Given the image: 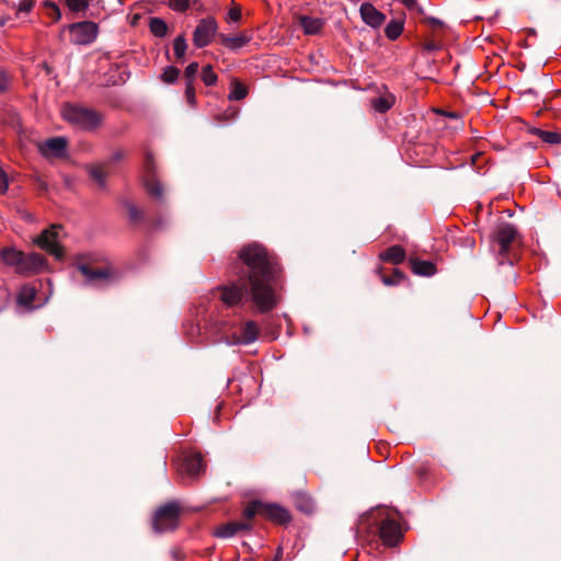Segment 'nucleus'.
Wrapping results in <instances>:
<instances>
[{
	"mask_svg": "<svg viewBox=\"0 0 561 561\" xmlns=\"http://www.w3.org/2000/svg\"><path fill=\"white\" fill-rule=\"evenodd\" d=\"M239 259L245 268L238 272V279L220 288V299L228 307L240 305L250 296L256 308L266 312L278 301L275 293V265L266 249L253 243L243 247Z\"/></svg>",
	"mask_w": 561,
	"mask_h": 561,
	"instance_id": "f257e3e1",
	"label": "nucleus"
},
{
	"mask_svg": "<svg viewBox=\"0 0 561 561\" xmlns=\"http://www.w3.org/2000/svg\"><path fill=\"white\" fill-rule=\"evenodd\" d=\"M60 115L65 122L80 130L92 131L103 123V116L99 112L78 104H64Z\"/></svg>",
	"mask_w": 561,
	"mask_h": 561,
	"instance_id": "f03ea898",
	"label": "nucleus"
},
{
	"mask_svg": "<svg viewBox=\"0 0 561 561\" xmlns=\"http://www.w3.org/2000/svg\"><path fill=\"white\" fill-rule=\"evenodd\" d=\"M94 262L96 260L90 254H80L76 257V266L89 285L108 284L116 279L117 274L111 265L93 267Z\"/></svg>",
	"mask_w": 561,
	"mask_h": 561,
	"instance_id": "7ed1b4c3",
	"label": "nucleus"
},
{
	"mask_svg": "<svg viewBox=\"0 0 561 561\" xmlns=\"http://www.w3.org/2000/svg\"><path fill=\"white\" fill-rule=\"evenodd\" d=\"M64 237V227L55 224L43 230L34 242L56 260L61 261L66 255L65 249L61 244Z\"/></svg>",
	"mask_w": 561,
	"mask_h": 561,
	"instance_id": "20e7f679",
	"label": "nucleus"
},
{
	"mask_svg": "<svg viewBox=\"0 0 561 561\" xmlns=\"http://www.w3.org/2000/svg\"><path fill=\"white\" fill-rule=\"evenodd\" d=\"M180 506L176 503H168L160 507L153 518V528L162 533L173 530L178 526Z\"/></svg>",
	"mask_w": 561,
	"mask_h": 561,
	"instance_id": "39448f33",
	"label": "nucleus"
},
{
	"mask_svg": "<svg viewBox=\"0 0 561 561\" xmlns=\"http://www.w3.org/2000/svg\"><path fill=\"white\" fill-rule=\"evenodd\" d=\"M69 31L75 44L89 45L96 39L99 27L94 22L83 21L71 24Z\"/></svg>",
	"mask_w": 561,
	"mask_h": 561,
	"instance_id": "423d86ee",
	"label": "nucleus"
},
{
	"mask_svg": "<svg viewBox=\"0 0 561 561\" xmlns=\"http://www.w3.org/2000/svg\"><path fill=\"white\" fill-rule=\"evenodd\" d=\"M379 536L383 545L392 547L401 541L403 531L393 516H387L380 523Z\"/></svg>",
	"mask_w": 561,
	"mask_h": 561,
	"instance_id": "0eeeda50",
	"label": "nucleus"
},
{
	"mask_svg": "<svg viewBox=\"0 0 561 561\" xmlns=\"http://www.w3.org/2000/svg\"><path fill=\"white\" fill-rule=\"evenodd\" d=\"M217 27V23L213 18L201 20L193 34L194 45L198 48L207 46L214 38Z\"/></svg>",
	"mask_w": 561,
	"mask_h": 561,
	"instance_id": "6e6552de",
	"label": "nucleus"
},
{
	"mask_svg": "<svg viewBox=\"0 0 561 561\" xmlns=\"http://www.w3.org/2000/svg\"><path fill=\"white\" fill-rule=\"evenodd\" d=\"M48 266L46 259L39 253H23V257L16 270L20 274L31 275L45 271Z\"/></svg>",
	"mask_w": 561,
	"mask_h": 561,
	"instance_id": "1a4fd4ad",
	"label": "nucleus"
},
{
	"mask_svg": "<svg viewBox=\"0 0 561 561\" xmlns=\"http://www.w3.org/2000/svg\"><path fill=\"white\" fill-rule=\"evenodd\" d=\"M517 238V231L511 224L501 225L495 233L494 241L499 245V254L505 255Z\"/></svg>",
	"mask_w": 561,
	"mask_h": 561,
	"instance_id": "9d476101",
	"label": "nucleus"
},
{
	"mask_svg": "<svg viewBox=\"0 0 561 561\" xmlns=\"http://www.w3.org/2000/svg\"><path fill=\"white\" fill-rule=\"evenodd\" d=\"M205 470V462L201 454H187L183 457L179 471L190 478L199 476Z\"/></svg>",
	"mask_w": 561,
	"mask_h": 561,
	"instance_id": "9b49d317",
	"label": "nucleus"
},
{
	"mask_svg": "<svg viewBox=\"0 0 561 561\" xmlns=\"http://www.w3.org/2000/svg\"><path fill=\"white\" fill-rule=\"evenodd\" d=\"M260 334V327L255 321H247L239 329V334L231 336V344H243L248 345L256 341Z\"/></svg>",
	"mask_w": 561,
	"mask_h": 561,
	"instance_id": "f8f14e48",
	"label": "nucleus"
},
{
	"mask_svg": "<svg viewBox=\"0 0 561 561\" xmlns=\"http://www.w3.org/2000/svg\"><path fill=\"white\" fill-rule=\"evenodd\" d=\"M359 14L363 22L373 28L380 27L386 21V15L369 2L360 4Z\"/></svg>",
	"mask_w": 561,
	"mask_h": 561,
	"instance_id": "ddd939ff",
	"label": "nucleus"
},
{
	"mask_svg": "<svg viewBox=\"0 0 561 561\" xmlns=\"http://www.w3.org/2000/svg\"><path fill=\"white\" fill-rule=\"evenodd\" d=\"M38 148L45 157H62L67 148V140L64 137L49 138L39 144Z\"/></svg>",
	"mask_w": 561,
	"mask_h": 561,
	"instance_id": "4468645a",
	"label": "nucleus"
},
{
	"mask_svg": "<svg viewBox=\"0 0 561 561\" xmlns=\"http://www.w3.org/2000/svg\"><path fill=\"white\" fill-rule=\"evenodd\" d=\"M262 517L277 524H285L290 519L288 512L279 505L263 503Z\"/></svg>",
	"mask_w": 561,
	"mask_h": 561,
	"instance_id": "2eb2a0df",
	"label": "nucleus"
},
{
	"mask_svg": "<svg viewBox=\"0 0 561 561\" xmlns=\"http://www.w3.org/2000/svg\"><path fill=\"white\" fill-rule=\"evenodd\" d=\"M146 171H147V176L145 179V186H146L148 193L156 197L161 196L162 191H163L162 185L160 184V182L157 179H154L151 175V173L153 171V167H152V159H151L150 154L147 156Z\"/></svg>",
	"mask_w": 561,
	"mask_h": 561,
	"instance_id": "dca6fc26",
	"label": "nucleus"
},
{
	"mask_svg": "<svg viewBox=\"0 0 561 561\" xmlns=\"http://www.w3.org/2000/svg\"><path fill=\"white\" fill-rule=\"evenodd\" d=\"M529 134L537 136L542 142L548 145H560L561 133L558 130H545L540 128H530Z\"/></svg>",
	"mask_w": 561,
	"mask_h": 561,
	"instance_id": "f3484780",
	"label": "nucleus"
},
{
	"mask_svg": "<svg viewBox=\"0 0 561 561\" xmlns=\"http://www.w3.org/2000/svg\"><path fill=\"white\" fill-rule=\"evenodd\" d=\"M249 524L245 522H232L226 525H221L215 531L216 536L221 538H229L236 535L238 531L248 529Z\"/></svg>",
	"mask_w": 561,
	"mask_h": 561,
	"instance_id": "a211bd4d",
	"label": "nucleus"
},
{
	"mask_svg": "<svg viewBox=\"0 0 561 561\" xmlns=\"http://www.w3.org/2000/svg\"><path fill=\"white\" fill-rule=\"evenodd\" d=\"M250 39L251 37L247 34H238L233 36L221 35L222 45L231 50H237L245 46Z\"/></svg>",
	"mask_w": 561,
	"mask_h": 561,
	"instance_id": "6ab92c4d",
	"label": "nucleus"
},
{
	"mask_svg": "<svg viewBox=\"0 0 561 561\" xmlns=\"http://www.w3.org/2000/svg\"><path fill=\"white\" fill-rule=\"evenodd\" d=\"M300 26L304 28V32L308 35H314L321 31L323 27V21L318 18H311L307 15H302L299 18Z\"/></svg>",
	"mask_w": 561,
	"mask_h": 561,
	"instance_id": "aec40b11",
	"label": "nucleus"
},
{
	"mask_svg": "<svg viewBox=\"0 0 561 561\" xmlns=\"http://www.w3.org/2000/svg\"><path fill=\"white\" fill-rule=\"evenodd\" d=\"M404 16L392 19L385 28V34L388 39L396 41L403 32Z\"/></svg>",
	"mask_w": 561,
	"mask_h": 561,
	"instance_id": "412c9836",
	"label": "nucleus"
},
{
	"mask_svg": "<svg viewBox=\"0 0 561 561\" xmlns=\"http://www.w3.org/2000/svg\"><path fill=\"white\" fill-rule=\"evenodd\" d=\"M380 259L392 264H399L404 261L405 252L400 245H393L382 252Z\"/></svg>",
	"mask_w": 561,
	"mask_h": 561,
	"instance_id": "4be33fe9",
	"label": "nucleus"
},
{
	"mask_svg": "<svg viewBox=\"0 0 561 561\" xmlns=\"http://www.w3.org/2000/svg\"><path fill=\"white\" fill-rule=\"evenodd\" d=\"M394 100L392 94L386 93L374 98L371 100V107L378 113H385L393 106Z\"/></svg>",
	"mask_w": 561,
	"mask_h": 561,
	"instance_id": "5701e85b",
	"label": "nucleus"
},
{
	"mask_svg": "<svg viewBox=\"0 0 561 561\" xmlns=\"http://www.w3.org/2000/svg\"><path fill=\"white\" fill-rule=\"evenodd\" d=\"M23 257V252L18 251L12 248H5L1 251L2 261L10 266H13L15 271L19 267V264Z\"/></svg>",
	"mask_w": 561,
	"mask_h": 561,
	"instance_id": "b1692460",
	"label": "nucleus"
},
{
	"mask_svg": "<svg viewBox=\"0 0 561 561\" xmlns=\"http://www.w3.org/2000/svg\"><path fill=\"white\" fill-rule=\"evenodd\" d=\"M411 264L413 272L421 276H432L436 272L435 265L430 261L413 260Z\"/></svg>",
	"mask_w": 561,
	"mask_h": 561,
	"instance_id": "393cba45",
	"label": "nucleus"
},
{
	"mask_svg": "<svg viewBox=\"0 0 561 561\" xmlns=\"http://www.w3.org/2000/svg\"><path fill=\"white\" fill-rule=\"evenodd\" d=\"M248 95L247 87L240 82L238 79H232L230 82V93L228 99L230 101H240L243 100Z\"/></svg>",
	"mask_w": 561,
	"mask_h": 561,
	"instance_id": "a878e982",
	"label": "nucleus"
},
{
	"mask_svg": "<svg viewBox=\"0 0 561 561\" xmlns=\"http://www.w3.org/2000/svg\"><path fill=\"white\" fill-rule=\"evenodd\" d=\"M36 297V289L32 286H23L18 295V302L22 306L30 307Z\"/></svg>",
	"mask_w": 561,
	"mask_h": 561,
	"instance_id": "bb28decb",
	"label": "nucleus"
},
{
	"mask_svg": "<svg viewBox=\"0 0 561 561\" xmlns=\"http://www.w3.org/2000/svg\"><path fill=\"white\" fill-rule=\"evenodd\" d=\"M90 176L98 183L100 187L105 186L106 173L103 164H93L88 168Z\"/></svg>",
	"mask_w": 561,
	"mask_h": 561,
	"instance_id": "cd10ccee",
	"label": "nucleus"
},
{
	"mask_svg": "<svg viewBox=\"0 0 561 561\" xmlns=\"http://www.w3.org/2000/svg\"><path fill=\"white\" fill-rule=\"evenodd\" d=\"M149 27L154 36L163 37L167 35L168 25L162 19L152 18L150 20Z\"/></svg>",
	"mask_w": 561,
	"mask_h": 561,
	"instance_id": "c85d7f7f",
	"label": "nucleus"
},
{
	"mask_svg": "<svg viewBox=\"0 0 561 561\" xmlns=\"http://www.w3.org/2000/svg\"><path fill=\"white\" fill-rule=\"evenodd\" d=\"M263 503L260 501H254L250 503L243 511V515L247 519H251L255 515L262 516L263 513Z\"/></svg>",
	"mask_w": 561,
	"mask_h": 561,
	"instance_id": "c756f323",
	"label": "nucleus"
},
{
	"mask_svg": "<svg viewBox=\"0 0 561 561\" xmlns=\"http://www.w3.org/2000/svg\"><path fill=\"white\" fill-rule=\"evenodd\" d=\"M174 54L179 59L185 56L187 49V43L183 35L178 36L173 43Z\"/></svg>",
	"mask_w": 561,
	"mask_h": 561,
	"instance_id": "7c9ffc66",
	"label": "nucleus"
},
{
	"mask_svg": "<svg viewBox=\"0 0 561 561\" xmlns=\"http://www.w3.org/2000/svg\"><path fill=\"white\" fill-rule=\"evenodd\" d=\"M202 80L208 87L214 85L216 83L217 75L214 72L211 66L208 65L203 68Z\"/></svg>",
	"mask_w": 561,
	"mask_h": 561,
	"instance_id": "2f4dec72",
	"label": "nucleus"
},
{
	"mask_svg": "<svg viewBox=\"0 0 561 561\" xmlns=\"http://www.w3.org/2000/svg\"><path fill=\"white\" fill-rule=\"evenodd\" d=\"M66 5L72 12L84 11L89 5V0H65Z\"/></svg>",
	"mask_w": 561,
	"mask_h": 561,
	"instance_id": "473e14b6",
	"label": "nucleus"
},
{
	"mask_svg": "<svg viewBox=\"0 0 561 561\" xmlns=\"http://www.w3.org/2000/svg\"><path fill=\"white\" fill-rule=\"evenodd\" d=\"M404 278V275L399 271L394 270L393 274L391 276H382L381 280L387 286L398 285L400 282H402Z\"/></svg>",
	"mask_w": 561,
	"mask_h": 561,
	"instance_id": "72a5a7b5",
	"label": "nucleus"
},
{
	"mask_svg": "<svg viewBox=\"0 0 561 561\" xmlns=\"http://www.w3.org/2000/svg\"><path fill=\"white\" fill-rule=\"evenodd\" d=\"M179 73L180 71L178 68L170 66L164 69L161 78L164 82L172 83L178 79Z\"/></svg>",
	"mask_w": 561,
	"mask_h": 561,
	"instance_id": "f704fd0d",
	"label": "nucleus"
},
{
	"mask_svg": "<svg viewBox=\"0 0 561 561\" xmlns=\"http://www.w3.org/2000/svg\"><path fill=\"white\" fill-rule=\"evenodd\" d=\"M11 76L4 69H0V93L8 91L11 85Z\"/></svg>",
	"mask_w": 561,
	"mask_h": 561,
	"instance_id": "c9c22d12",
	"label": "nucleus"
},
{
	"mask_svg": "<svg viewBox=\"0 0 561 561\" xmlns=\"http://www.w3.org/2000/svg\"><path fill=\"white\" fill-rule=\"evenodd\" d=\"M190 0H169V7L179 12H183L188 8Z\"/></svg>",
	"mask_w": 561,
	"mask_h": 561,
	"instance_id": "e433bc0d",
	"label": "nucleus"
},
{
	"mask_svg": "<svg viewBox=\"0 0 561 561\" xmlns=\"http://www.w3.org/2000/svg\"><path fill=\"white\" fill-rule=\"evenodd\" d=\"M198 71V64L197 62H191L186 69H185V79L186 82L193 83L195 76Z\"/></svg>",
	"mask_w": 561,
	"mask_h": 561,
	"instance_id": "4c0bfd02",
	"label": "nucleus"
},
{
	"mask_svg": "<svg viewBox=\"0 0 561 561\" xmlns=\"http://www.w3.org/2000/svg\"><path fill=\"white\" fill-rule=\"evenodd\" d=\"M34 7L33 0H22L16 8V15L19 16L22 13H28Z\"/></svg>",
	"mask_w": 561,
	"mask_h": 561,
	"instance_id": "58836bf2",
	"label": "nucleus"
},
{
	"mask_svg": "<svg viewBox=\"0 0 561 561\" xmlns=\"http://www.w3.org/2000/svg\"><path fill=\"white\" fill-rule=\"evenodd\" d=\"M48 9V14L51 16L54 21H58L61 18V13L59 8L54 3H46Z\"/></svg>",
	"mask_w": 561,
	"mask_h": 561,
	"instance_id": "ea45409f",
	"label": "nucleus"
},
{
	"mask_svg": "<svg viewBox=\"0 0 561 561\" xmlns=\"http://www.w3.org/2000/svg\"><path fill=\"white\" fill-rule=\"evenodd\" d=\"M185 96L191 105L195 103V90L193 83L186 82Z\"/></svg>",
	"mask_w": 561,
	"mask_h": 561,
	"instance_id": "a19ab883",
	"label": "nucleus"
},
{
	"mask_svg": "<svg viewBox=\"0 0 561 561\" xmlns=\"http://www.w3.org/2000/svg\"><path fill=\"white\" fill-rule=\"evenodd\" d=\"M8 175L7 173L0 168V194H4L8 191Z\"/></svg>",
	"mask_w": 561,
	"mask_h": 561,
	"instance_id": "79ce46f5",
	"label": "nucleus"
},
{
	"mask_svg": "<svg viewBox=\"0 0 561 561\" xmlns=\"http://www.w3.org/2000/svg\"><path fill=\"white\" fill-rule=\"evenodd\" d=\"M127 211H128L130 219L138 220L140 218V211L135 205L128 204Z\"/></svg>",
	"mask_w": 561,
	"mask_h": 561,
	"instance_id": "37998d69",
	"label": "nucleus"
},
{
	"mask_svg": "<svg viewBox=\"0 0 561 561\" xmlns=\"http://www.w3.org/2000/svg\"><path fill=\"white\" fill-rule=\"evenodd\" d=\"M228 19L231 22H238L241 19V11L238 8H232L228 12Z\"/></svg>",
	"mask_w": 561,
	"mask_h": 561,
	"instance_id": "c03bdc74",
	"label": "nucleus"
},
{
	"mask_svg": "<svg viewBox=\"0 0 561 561\" xmlns=\"http://www.w3.org/2000/svg\"><path fill=\"white\" fill-rule=\"evenodd\" d=\"M124 157V152L122 150H117L115 151L112 157H111V162H116V161H119L121 159H123Z\"/></svg>",
	"mask_w": 561,
	"mask_h": 561,
	"instance_id": "a18cd8bd",
	"label": "nucleus"
},
{
	"mask_svg": "<svg viewBox=\"0 0 561 561\" xmlns=\"http://www.w3.org/2000/svg\"><path fill=\"white\" fill-rule=\"evenodd\" d=\"M401 2L408 8V9H414L417 4L416 0H401Z\"/></svg>",
	"mask_w": 561,
	"mask_h": 561,
	"instance_id": "49530a36",
	"label": "nucleus"
},
{
	"mask_svg": "<svg viewBox=\"0 0 561 561\" xmlns=\"http://www.w3.org/2000/svg\"><path fill=\"white\" fill-rule=\"evenodd\" d=\"M10 21L9 16H0V26H4Z\"/></svg>",
	"mask_w": 561,
	"mask_h": 561,
	"instance_id": "de8ad7c7",
	"label": "nucleus"
},
{
	"mask_svg": "<svg viewBox=\"0 0 561 561\" xmlns=\"http://www.w3.org/2000/svg\"><path fill=\"white\" fill-rule=\"evenodd\" d=\"M279 558H280V557H277V558H276L275 560H273V561H279Z\"/></svg>",
	"mask_w": 561,
	"mask_h": 561,
	"instance_id": "09e8293b",
	"label": "nucleus"
}]
</instances>
